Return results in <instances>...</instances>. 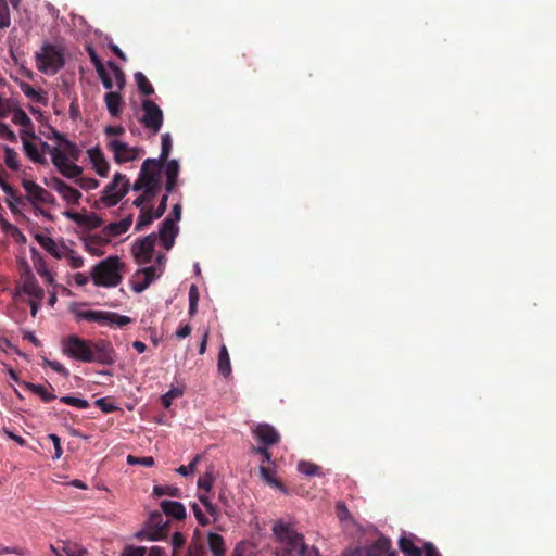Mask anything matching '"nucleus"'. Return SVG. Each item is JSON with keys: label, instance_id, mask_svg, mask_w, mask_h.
I'll use <instances>...</instances> for the list:
<instances>
[{"label": "nucleus", "instance_id": "nucleus-1", "mask_svg": "<svg viewBox=\"0 0 556 556\" xmlns=\"http://www.w3.org/2000/svg\"><path fill=\"white\" fill-rule=\"evenodd\" d=\"M273 531L278 541L276 556H318L317 551L305 544L304 536L290 523L277 521Z\"/></svg>", "mask_w": 556, "mask_h": 556}, {"label": "nucleus", "instance_id": "nucleus-2", "mask_svg": "<svg viewBox=\"0 0 556 556\" xmlns=\"http://www.w3.org/2000/svg\"><path fill=\"white\" fill-rule=\"evenodd\" d=\"M122 263L117 256H110L98 263L91 271L93 283L98 287L112 288L122 281L119 269Z\"/></svg>", "mask_w": 556, "mask_h": 556}, {"label": "nucleus", "instance_id": "nucleus-3", "mask_svg": "<svg viewBox=\"0 0 556 556\" xmlns=\"http://www.w3.org/2000/svg\"><path fill=\"white\" fill-rule=\"evenodd\" d=\"M64 51L55 45L45 43L36 53L37 68L41 73L54 75L64 66Z\"/></svg>", "mask_w": 556, "mask_h": 556}, {"label": "nucleus", "instance_id": "nucleus-4", "mask_svg": "<svg viewBox=\"0 0 556 556\" xmlns=\"http://www.w3.org/2000/svg\"><path fill=\"white\" fill-rule=\"evenodd\" d=\"M164 163L156 159H147L143 161L138 178L132 189L140 191L144 186L161 187V172Z\"/></svg>", "mask_w": 556, "mask_h": 556}, {"label": "nucleus", "instance_id": "nucleus-5", "mask_svg": "<svg viewBox=\"0 0 556 556\" xmlns=\"http://www.w3.org/2000/svg\"><path fill=\"white\" fill-rule=\"evenodd\" d=\"M129 180L126 175L116 173L112 181L103 189L100 198L105 206L116 205L128 192Z\"/></svg>", "mask_w": 556, "mask_h": 556}, {"label": "nucleus", "instance_id": "nucleus-6", "mask_svg": "<svg viewBox=\"0 0 556 556\" xmlns=\"http://www.w3.org/2000/svg\"><path fill=\"white\" fill-rule=\"evenodd\" d=\"M90 340L83 339L76 334L68 336L62 340V351L68 357L89 363L90 359Z\"/></svg>", "mask_w": 556, "mask_h": 556}, {"label": "nucleus", "instance_id": "nucleus-7", "mask_svg": "<svg viewBox=\"0 0 556 556\" xmlns=\"http://www.w3.org/2000/svg\"><path fill=\"white\" fill-rule=\"evenodd\" d=\"M90 359L89 363L111 366L116 362V352L109 340H90Z\"/></svg>", "mask_w": 556, "mask_h": 556}, {"label": "nucleus", "instance_id": "nucleus-8", "mask_svg": "<svg viewBox=\"0 0 556 556\" xmlns=\"http://www.w3.org/2000/svg\"><path fill=\"white\" fill-rule=\"evenodd\" d=\"M22 293L38 301H41L45 298V291L39 286L29 267H26L22 274V281L16 285L13 296H17Z\"/></svg>", "mask_w": 556, "mask_h": 556}, {"label": "nucleus", "instance_id": "nucleus-9", "mask_svg": "<svg viewBox=\"0 0 556 556\" xmlns=\"http://www.w3.org/2000/svg\"><path fill=\"white\" fill-rule=\"evenodd\" d=\"M143 116L141 123L152 132L160 131L163 124V112L160 106L152 100L146 99L142 101Z\"/></svg>", "mask_w": 556, "mask_h": 556}, {"label": "nucleus", "instance_id": "nucleus-10", "mask_svg": "<svg viewBox=\"0 0 556 556\" xmlns=\"http://www.w3.org/2000/svg\"><path fill=\"white\" fill-rule=\"evenodd\" d=\"M156 241L157 235L153 232L142 239H138L135 242L132 247V254L138 264L143 265L152 261Z\"/></svg>", "mask_w": 556, "mask_h": 556}, {"label": "nucleus", "instance_id": "nucleus-11", "mask_svg": "<svg viewBox=\"0 0 556 556\" xmlns=\"http://www.w3.org/2000/svg\"><path fill=\"white\" fill-rule=\"evenodd\" d=\"M390 544L391 542L388 538L380 536L371 544L357 547L343 556H382L383 554H387L386 556H397L395 552L389 553Z\"/></svg>", "mask_w": 556, "mask_h": 556}, {"label": "nucleus", "instance_id": "nucleus-12", "mask_svg": "<svg viewBox=\"0 0 556 556\" xmlns=\"http://www.w3.org/2000/svg\"><path fill=\"white\" fill-rule=\"evenodd\" d=\"M22 186L27 193V200L30 201L34 205L52 204L55 202V198L51 192L33 180L23 179Z\"/></svg>", "mask_w": 556, "mask_h": 556}, {"label": "nucleus", "instance_id": "nucleus-13", "mask_svg": "<svg viewBox=\"0 0 556 556\" xmlns=\"http://www.w3.org/2000/svg\"><path fill=\"white\" fill-rule=\"evenodd\" d=\"M252 434L264 446H271L280 441L279 432L269 424H257L252 429Z\"/></svg>", "mask_w": 556, "mask_h": 556}, {"label": "nucleus", "instance_id": "nucleus-14", "mask_svg": "<svg viewBox=\"0 0 556 556\" xmlns=\"http://www.w3.org/2000/svg\"><path fill=\"white\" fill-rule=\"evenodd\" d=\"M179 232V227L175 224L172 216H167L161 224L157 238H160L165 250H170L174 245L175 238Z\"/></svg>", "mask_w": 556, "mask_h": 556}, {"label": "nucleus", "instance_id": "nucleus-15", "mask_svg": "<svg viewBox=\"0 0 556 556\" xmlns=\"http://www.w3.org/2000/svg\"><path fill=\"white\" fill-rule=\"evenodd\" d=\"M108 148L113 152L116 163L122 164L134 161L138 157V149L131 148L127 143L119 140H112L108 143Z\"/></svg>", "mask_w": 556, "mask_h": 556}, {"label": "nucleus", "instance_id": "nucleus-16", "mask_svg": "<svg viewBox=\"0 0 556 556\" xmlns=\"http://www.w3.org/2000/svg\"><path fill=\"white\" fill-rule=\"evenodd\" d=\"M50 548L56 556H85L87 554V549L83 545L72 541L56 542Z\"/></svg>", "mask_w": 556, "mask_h": 556}, {"label": "nucleus", "instance_id": "nucleus-17", "mask_svg": "<svg viewBox=\"0 0 556 556\" xmlns=\"http://www.w3.org/2000/svg\"><path fill=\"white\" fill-rule=\"evenodd\" d=\"M72 312L75 314L77 319H83L91 323H97L99 325L109 326L110 312L80 308H73Z\"/></svg>", "mask_w": 556, "mask_h": 556}, {"label": "nucleus", "instance_id": "nucleus-18", "mask_svg": "<svg viewBox=\"0 0 556 556\" xmlns=\"http://www.w3.org/2000/svg\"><path fill=\"white\" fill-rule=\"evenodd\" d=\"M163 168L166 177L165 190L167 193H170L177 186L180 166L177 160H167Z\"/></svg>", "mask_w": 556, "mask_h": 556}, {"label": "nucleus", "instance_id": "nucleus-19", "mask_svg": "<svg viewBox=\"0 0 556 556\" xmlns=\"http://www.w3.org/2000/svg\"><path fill=\"white\" fill-rule=\"evenodd\" d=\"M131 224L132 215H128L126 218L119 222H114L106 225L102 230V233L106 237L105 242L109 241V238L117 237L128 231Z\"/></svg>", "mask_w": 556, "mask_h": 556}, {"label": "nucleus", "instance_id": "nucleus-20", "mask_svg": "<svg viewBox=\"0 0 556 556\" xmlns=\"http://www.w3.org/2000/svg\"><path fill=\"white\" fill-rule=\"evenodd\" d=\"M89 159L93 165L94 170L101 177H105L109 174L110 165L106 162L100 148H92L88 150Z\"/></svg>", "mask_w": 556, "mask_h": 556}, {"label": "nucleus", "instance_id": "nucleus-21", "mask_svg": "<svg viewBox=\"0 0 556 556\" xmlns=\"http://www.w3.org/2000/svg\"><path fill=\"white\" fill-rule=\"evenodd\" d=\"M104 102L111 116L118 117L122 114L124 99L121 91H109L104 96Z\"/></svg>", "mask_w": 556, "mask_h": 556}, {"label": "nucleus", "instance_id": "nucleus-22", "mask_svg": "<svg viewBox=\"0 0 556 556\" xmlns=\"http://www.w3.org/2000/svg\"><path fill=\"white\" fill-rule=\"evenodd\" d=\"M53 165L66 178H78L83 173V167L76 165L73 161H66L64 154L61 156L60 160H54Z\"/></svg>", "mask_w": 556, "mask_h": 556}, {"label": "nucleus", "instance_id": "nucleus-23", "mask_svg": "<svg viewBox=\"0 0 556 556\" xmlns=\"http://www.w3.org/2000/svg\"><path fill=\"white\" fill-rule=\"evenodd\" d=\"M160 505H161L163 513L166 516L172 517L177 520H182L186 518V509L181 503L165 500V501H162Z\"/></svg>", "mask_w": 556, "mask_h": 556}, {"label": "nucleus", "instance_id": "nucleus-24", "mask_svg": "<svg viewBox=\"0 0 556 556\" xmlns=\"http://www.w3.org/2000/svg\"><path fill=\"white\" fill-rule=\"evenodd\" d=\"M26 389L31 391L34 394L38 395L42 402L49 403L56 399V395L54 394V389L52 386L49 387V389L41 384H35L31 382H24L23 383Z\"/></svg>", "mask_w": 556, "mask_h": 556}, {"label": "nucleus", "instance_id": "nucleus-25", "mask_svg": "<svg viewBox=\"0 0 556 556\" xmlns=\"http://www.w3.org/2000/svg\"><path fill=\"white\" fill-rule=\"evenodd\" d=\"M23 148L26 156L36 164L46 165L47 159L40 153L38 147L23 136Z\"/></svg>", "mask_w": 556, "mask_h": 556}, {"label": "nucleus", "instance_id": "nucleus-26", "mask_svg": "<svg viewBox=\"0 0 556 556\" xmlns=\"http://www.w3.org/2000/svg\"><path fill=\"white\" fill-rule=\"evenodd\" d=\"M0 185L2 187V190L8 195L7 204L10 207L11 212L15 214L17 212L16 205H23L24 200L22 197H20L15 189L7 184L5 181H0Z\"/></svg>", "mask_w": 556, "mask_h": 556}, {"label": "nucleus", "instance_id": "nucleus-27", "mask_svg": "<svg viewBox=\"0 0 556 556\" xmlns=\"http://www.w3.org/2000/svg\"><path fill=\"white\" fill-rule=\"evenodd\" d=\"M207 543L214 556H226L225 540L220 534L210 533Z\"/></svg>", "mask_w": 556, "mask_h": 556}, {"label": "nucleus", "instance_id": "nucleus-28", "mask_svg": "<svg viewBox=\"0 0 556 556\" xmlns=\"http://www.w3.org/2000/svg\"><path fill=\"white\" fill-rule=\"evenodd\" d=\"M217 367L220 375L228 377L231 374L230 356L226 345H222L218 353Z\"/></svg>", "mask_w": 556, "mask_h": 556}, {"label": "nucleus", "instance_id": "nucleus-29", "mask_svg": "<svg viewBox=\"0 0 556 556\" xmlns=\"http://www.w3.org/2000/svg\"><path fill=\"white\" fill-rule=\"evenodd\" d=\"M260 475H261V478L267 484L277 488L282 493H287L286 486L283 485V483L279 479L275 478L274 471L269 467H266L265 465L262 464L260 466Z\"/></svg>", "mask_w": 556, "mask_h": 556}, {"label": "nucleus", "instance_id": "nucleus-30", "mask_svg": "<svg viewBox=\"0 0 556 556\" xmlns=\"http://www.w3.org/2000/svg\"><path fill=\"white\" fill-rule=\"evenodd\" d=\"M36 241L46 250L48 251L52 256L55 258H62V253L60 252L55 241L45 235H36L35 236Z\"/></svg>", "mask_w": 556, "mask_h": 556}, {"label": "nucleus", "instance_id": "nucleus-31", "mask_svg": "<svg viewBox=\"0 0 556 556\" xmlns=\"http://www.w3.org/2000/svg\"><path fill=\"white\" fill-rule=\"evenodd\" d=\"M33 261H34V267H35L37 274L39 276H41L46 280L47 283L54 285V276L49 270L46 261L41 256L34 257Z\"/></svg>", "mask_w": 556, "mask_h": 556}, {"label": "nucleus", "instance_id": "nucleus-32", "mask_svg": "<svg viewBox=\"0 0 556 556\" xmlns=\"http://www.w3.org/2000/svg\"><path fill=\"white\" fill-rule=\"evenodd\" d=\"M62 149L61 152L65 155L66 161H73L76 162L79 160L81 151L77 147V144L68 139L63 140V143L61 144Z\"/></svg>", "mask_w": 556, "mask_h": 556}, {"label": "nucleus", "instance_id": "nucleus-33", "mask_svg": "<svg viewBox=\"0 0 556 556\" xmlns=\"http://www.w3.org/2000/svg\"><path fill=\"white\" fill-rule=\"evenodd\" d=\"M62 149L61 152L65 155L66 161H73L76 162L79 160L81 151L77 147V144L68 139L63 140V143L61 144Z\"/></svg>", "mask_w": 556, "mask_h": 556}, {"label": "nucleus", "instance_id": "nucleus-34", "mask_svg": "<svg viewBox=\"0 0 556 556\" xmlns=\"http://www.w3.org/2000/svg\"><path fill=\"white\" fill-rule=\"evenodd\" d=\"M161 187L155 186H144L142 187L143 193L135 199L134 205L136 207H141L144 203H150L157 194Z\"/></svg>", "mask_w": 556, "mask_h": 556}, {"label": "nucleus", "instance_id": "nucleus-35", "mask_svg": "<svg viewBox=\"0 0 556 556\" xmlns=\"http://www.w3.org/2000/svg\"><path fill=\"white\" fill-rule=\"evenodd\" d=\"M399 546L405 556H422L421 549L414 544L410 538L406 535H402L400 538Z\"/></svg>", "mask_w": 556, "mask_h": 556}, {"label": "nucleus", "instance_id": "nucleus-36", "mask_svg": "<svg viewBox=\"0 0 556 556\" xmlns=\"http://www.w3.org/2000/svg\"><path fill=\"white\" fill-rule=\"evenodd\" d=\"M154 219H156V217H154V212H153L152 207H149V208L142 207L140 211V214L138 216V220H137L135 229L137 231H141L147 226L151 225Z\"/></svg>", "mask_w": 556, "mask_h": 556}, {"label": "nucleus", "instance_id": "nucleus-37", "mask_svg": "<svg viewBox=\"0 0 556 556\" xmlns=\"http://www.w3.org/2000/svg\"><path fill=\"white\" fill-rule=\"evenodd\" d=\"M135 81L137 84V87L139 91L144 96H152L154 93V88L149 81V79L146 77V75L141 72H137L134 75Z\"/></svg>", "mask_w": 556, "mask_h": 556}, {"label": "nucleus", "instance_id": "nucleus-38", "mask_svg": "<svg viewBox=\"0 0 556 556\" xmlns=\"http://www.w3.org/2000/svg\"><path fill=\"white\" fill-rule=\"evenodd\" d=\"M108 67L111 70V72L114 76L117 91H122L126 86V76H125L123 70L116 63H114L112 61L108 62Z\"/></svg>", "mask_w": 556, "mask_h": 556}, {"label": "nucleus", "instance_id": "nucleus-39", "mask_svg": "<svg viewBox=\"0 0 556 556\" xmlns=\"http://www.w3.org/2000/svg\"><path fill=\"white\" fill-rule=\"evenodd\" d=\"M23 93L30 100L38 103H46V97L40 91H37L31 85L28 83H21L20 85Z\"/></svg>", "mask_w": 556, "mask_h": 556}, {"label": "nucleus", "instance_id": "nucleus-40", "mask_svg": "<svg viewBox=\"0 0 556 556\" xmlns=\"http://www.w3.org/2000/svg\"><path fill=\"white\" fill-rule=\"evenodd\" d=\"M184 390L179 387H172L168 392L161 396V403L164 408H169L173 401L182 396Z\"/></svg>", "mask_w": 556, "mask_h": 556}, {"label": "nucleus", "instance_id": "nucleus-41", "mask_svg": "<svg viewBox=\"0 0 556 556\" xmlns=\"http://www.w3.org/2000/svg\"><path fill=\"white\" fill-rule=\"evenodd\" d=\"M173 147L172 137L168 132L163 134L161 137V153L157 160L165 163L168 160Z\"/></svg>", "mask_w": 556, "mask_h": 556}, {"label": "nucleus", "instance_id": "nucleus-42", "mask_svg": "<svg viewBox=\"0 0 556 556\" xmlns=\"http://www.w3.org/2000/svg\"><path fill=\"white\" fill-rule=\"evenodd\" d=\"M12 122L16 125L22 126L23 128H31L33 122L29 116L20 108L14 110Z\"/></svg>", "mask_w": 556, "mask_h": 556}, {"label": "nucleus", "instance_id": "nucleus-43", "mask_svg": "<svg viewBox=\"0 0 556 556\" xmlns=\"http://www.w3.org/2000/svg\"><path fill=\"white\" fill-rule=\"evenodd\" d=\"M4 153H5V157H4L5 165L12 170H17L20 168L17 153L12 148H10L8 146L4 147Z\"/></svg>", "mask_w": 556, "mask_h": 556}, {"label": "nucleus", "instance_id": "nucleus-44", "mask_svg": "<svg viewBox=\"0 0 556 556\" xmlns=\"http://www.w3.org/2000/svg\"><path fill=\"white\" fill-rule=\"evenodd\" d=\"M180 489L170 485H155L153 489V494L156 496L169 495L172 497L180 496Z\"/></svg>", "mask_w": 556, "mask_h": 556}, {"label": "nucleus", "instance_id": "nucleus-45", "mask_svg": "<svg viewBox=\"0 0 556 556\" xmlns=\"http://www.w3.org/2000/svg\"><path fill=\"white\" fill-rule=\"evenodd\" d=\"M102 225L103 219L99 215L94 213L84 215L81 226L92 230L101 227Z\"/></svg>", "mask_w": 556, "mask_h": 556}, {"label": "nucleus", "instance_id": "nucleus-46", "mask_svg": "<svg viewBox=\"0 0 556 556\" xmlns=\"http://www.w3.org/2000/svg\"><path fill=\"white\" fill-rule=\"evenodd\" d=\"M60 195L68 204H77L79 199L81 198V193L77 189H75V188H73V187H71L68 185L66 186L64 191L60 193Z\"/></svg>", "mask_w": 556, "mask_h": 556}, {"label": "nucleus", "instance_id": "nucleus-47", "mask_svg": "<svg viewBox=\"0 0 556 556\" xmlns=\"http://www.w3.org/2000/svg\"><path fill=\"white\" fill-rule=\"evenodd\" d=\"M40 153L43 154H50L51 161L54 164V160L58 161L61 159L63 153L61 152L60 148L52 147L49 143L40 140Z\"/></svg>", "mask_w": 556, "mask_h": 556}, {"label": "nucleus", "instance_id": "nucleus-48", "mask_svg": "<svg viewBox=\"0 0 556 556\" xmlns=\"http://www.w3.org/2000/svg\"><path fill=\"white\" fill-rule=\"evenodd\" d=\"M298 469L301 473L309 476V477L317 476L320 470V468L317 465H315L311 462H305V460H302L299 463Z\"/></svg>", "mask_w": 556, "mask_h": 556}, {"label": "nucleus", "instance_id": "nucleus-49", "mask_svg": "<svg viewBox=\"0 0 556 556\" xmlns=\"http://www.w3.org/2000/svg\"><path fill=\"white\" fill-rule=\"evenodd\" d=\"M131 319L128 316L119 315L115 312L109 314V326L124 327L130 324Z\"/></svg>", "mask_w": 556, "mask_h": 556}, {"label": "nucleus", "instance_id": "nucleus-50", "mask_svg": "<svg viewBox=\"0 0 556 556\" xmlns=\"http://www.w3.org/2000/svg\"><path fill=\"white\" fill-rule=\"evenodd\" d=\"M60 401L62 403H64V404H67V405H71V406H75V407L81 408V409H85V408L89 407L88 401H86L84 399H78V397H75V396H71V395L62 396L60 399Z\"/></svg>", "mask_w": 556, "mask_h": 556}, {"label": "nucleus", "instance_id": "nucleus-51", "mask_svg": "<svg viewBox=\"0 0 556 556\" xmlns=\"http://www.w3.org/2000/svg\"><path fill=\"white\" fill-rule=\"evenodd\" d=\"M199 302V292L198 288L192 285L189 289V315L193 316L197 312Z\"/></svg>", "mask_w": 556, "mask_h": 556}, {"label": "nucleus", "instance_id": "nucleus-52", "mask_svg": "<svg viewBox=\"0 0 556 556\" xmlns=\"http://www.w3.org/2000/svg\"><path fill=\"white\" fill-rule=\"evenodd\" d=\"M127 463L129 465H141L144 467H152L154 465V458L152 456L137 457L134 455H128Z\"/></svg>", "mask_w": 556, "mask_h": 556}, {"label": "nucleus", "instance_id": "nucleus-53", "mask_svg": "<svg viewBox=\"0 0 556 556\" xmlns=\"http://www.w3.org/2000/svg\"><path fill=\"white\" fill-rule=\"evenodd\" d=\"M336 515L341 522L352 519V516L343 502H338L336 504Z\"/></svg>", "mask_w": 556, "mask_h": 556}, {"label": "nucleus", "instance_id": "nucleus-54", "mask_svg": "<svg viewBox=\"0 0 556 556\" xmlns=\"http://www.w3.org/2000/svg\"><path fill=\"white\" fill-rule=\"evenodd\" d=\"M43 362H45V364L47 366H49L50 368H52L54 371H56L58 374L62 375L63 377H68L70 376L68 369L63 364H61L60 362H58V361H50V359H47V358Z\"/></svg>", "mask_w": 556, "mask_h": 556}, {"label": "nucleus", "instance_id": "nucleus-55", "mask_svg": "<svg viewBox=\"0 0 556 556\" xmlns=\"http://www.w3.org/2000/svg\"><path fill=\"white\" fill-rule=\"evenodd\" d=\"M86 50H87L90 61L93 64L97 72H100L102 68L105 67L104 64L102 63L101 59L97 54L96 50L91 46H88L86 48Z\"/></svg>", "mask_w": 556, "mask_h": 556}, {"label": "nucleus", "instance_id": "nucleus-56", "mask_svg": "<svg viewBox=\"0 0 556 556\" xmlns=\"http://www.w3.org/2000/svg\"><path fill=\"white\" fill-rule=\"evenodd\" d=\"M45 184L54 189L59 194L61 192L64 191V189L66 188L67 184H65L63 180H61L60 178L58 177H52L50 179H45Z\"/></svg>", "mask_w": 556, "mask_h": 556}, {"label": "nucleus", "instance_id": "nucleus-57", "mask_svg": "<svg viewBox=\"0 0 556 556\" xmlns=\"http://www.w3.org/2000/svg\"><path fill=\"white\" fill-rule=\"evenodd\" d=\"M0 138L10 142H16V135L4 123H0Z\"/></svg>", "mask_w": 556, "mask_h": 556}, {"label": "nucleus", "instance_id": "nucleus-58", "mask_svg": "<svg viewBox=\"0 0 556 556\" xmlns=\"http://www.w3.org/2000/svg\"><path fill=\"white\" fill-rule=\"evenodd\" d=\"M103 413H112L117 410L118 408L108 399L102 397L96 401L94 403Z\"/></svg>", "mask_w": 556, "mask_h": 556}, {"label": "nucleus", "instance_id": "nucleus-59", "mask_svg": "<svg viewBox=\"0 0 556 556\" xmlns=\"http://www.w3.org/2000/svg\"><path fill=\"white\" fill-rule=\"evenodd\" d=\"M185 544V536L180 532H175L172 538L173 556H178L177 551Z\"/></svg>", "mask_w": 556, "mask_h": 556}, {"label": "nucleus", "instance_id": "nucleus-60", "mask_svg": "<svg viewBox=\"0 0 556 556\" xmlns=\"http://www.w3.org/2000/svg\"><path fill=\"white\" fill-rule=\"evenodd\" d=\"M99 78L101 79L102 81V85L105 89H108L109 91H112V88L114 86L113 84V80L110 76V74L108 73L106 68H102L100 72H97Z\"/></svg>", "mask_w": 556, "mask_h": 556}, {"label": "nucleus", "instance_id": "nucleus-61", "mask_svg": "<svg viewBox=\"0 0 556 556\" xmlns=\"http://www.w3.org/2000/svg\"><path fill=\"white\" fill-rule=\"evenodd\" d=\"M252 452L254 454H258L263 457L262 464L269 463L271 460V454L268 451V446L260 445V446H253Z\"/></svg>", "mask_w": 556, "mask_h": 556}, {"label": "nucleus", "instance_id": "nucleus-62", "mask_svg": "<svg viewBox=\"0 0 556 556\" xmlns=\"http://www.w3.org/2000/svg\"><path fill=\"white\" fill-rule=\"evenodd\" d=\"M76 182L85 190L96 189L99 186L98 180L94 178H79Z\"/></svg>", "mask_w": 556, "mask_h": 556}, {"label": "nucleus", "instance_id": "nucleus-63", "mask_svg": "<svg viewBox=\"0 0 556 556\" xmlns=\"http://www.w3.org/2000/svg\"><path fill=\"white\" fill-rule=\"evenodd\" d=\"M166 534V529H165V526H157L156 529L150 531L149 533L146 534V536L150 540V541H159L161 539H163Z\"/></svg>", "mask_w": 556, "mask_h": 556}, {"label": "nucleus", "instance_id": "nucleus-64", "mask_svg": "<svg viewBox=\"0 0 556 556\" xmlns=\"http://www.w3.org/2000/svg\"><path fill=\"white\" fill-rule=\"evenodd\" d=\"M147 549L143 546H127L122 556H144Z\"/></svg>", "mask_w": 556, "mask_h": 556}]
</instances>
